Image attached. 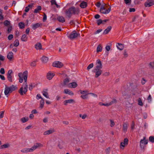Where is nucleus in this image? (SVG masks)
<instances>
[{
	"mask_svg": "<svg viewBox=\"0 0 154 154\" xmlns=\"http://www.w3.org/2000/svg\"><path fill=\"white\" fill-rule=\"evenodd\" d=\"M17 88L16 86L13 85L10 87L5 85L4 91L5 95H7L9 93H11L13 91L17 89Z\"/></svg>",
	"mask_w": 154,
	"mask_h": 154,
	"instance_id": "f257e3e1",
	"label": "nucleus"
},
{
	"mask_svg": "<svg viewBox=\"0 0 154 154\" xmlns=\"http://www.w3.org/2000/svg\"><path fill=\"white\" fill-rule=\"evenodd\" d=\"M27 84L26 83V84H23L19 90V92L20 94L23 95L25 94L27 91Z\"/></svg>",
	"mask_w": 154,
	"mask_h": 154,
	"instance_id": "f03ea898",
	"label": "nucleus"
},
{
	"mask_svg": "<svg viewBox=\"0 0 154 154\" xmlns=\"http://www.w3.org/2000/svg\"><path fill=\"white\" fill-rule=\"evenodd\" d=\"M128 140L127 138H125L123 141L120 143L119 148L122 150H124L125 146L128 145Z\"/></svg>",
	"mask_w": 154,
	"mask_h": 154,
	"instance_id": "7ed1b4c3",
	"label": "nucleus"
},
{
	"mask_svg": "<svg viewBox=\"0 0 154 154\" xmlns=\"http://www.w3.org/2000/svg\"><path fill=\"white\" fill-rule=\"evenodd\" d=\"M148 140L146 139V137H144L143 139H141L140 142V146L141 148H143L145 145L148 143Z\"/></svg>",
	"mask_w": 154,
	"mask_h": 154,
	"instance_id": "20e7f679",
	"label": "nucleus"
},
{
	"mask_svg": "<svg viewBox=\"0 0 154 154\" xmlns=\"http://www.w3.org/2000/svg\"><path fill=\"white\" fill-rule=\"evenodd\" d=\"M79 35V34L75 31L72 32L68 36V38L70 39H74Z\"/></svg>",
	"mask_w": 154,
	"mask_h": 154,
	"instance_id": "39448f33",
	"label": "nucleus"
},
{
	"mask_svg": "<svg viewBox=\"0 0 154 154\" xmlns=\"http://www.w3.org/2000/svg\"><path fill=\"white\" fill-rule=\"evenodd\" d=\"M110 7L108 8V9H106L104 6H102L100 9V11L102 14H106L109 13L110 12Z\"/></svg>",
	"mask_w": 154,
	"mask_h": 154,
	"instance_id": "423d86ee",
	"label": "nucleus"
},
{
	"mask_svg": "<svg viewBox=\"0 0 154 154\" xmlns=\"http://www.w3.org/2000/svg\"><path fill=\"white\" fill-rule=\"evenodd\" d=\"M93 71L95 73V77L97 78L100 76L102 74L103 72V71L102 70V69H94Z\"/></svg>",
	"mask_w": 154,
	"mask_h": 154,
	"instance_id": "0eeeda50",
	"label": "nucleus"
},
{
	"mask_svg": "<svg viewBox=\"0 0 154 154\" xmlns=\"http://www.w3.org/2000/svg\"><path fill=\"white\" fill-rule=\"evenodd\" d=\"M95 69H102L103 67V64L101 61L99 59H97L95 63Z\"/></svg>",
	"mask_w": 154,
	"mask_h": 154,
	"instance_id": "6e6552de",
	"label": "nucleus"
},
{
	"mask_svg": "<svg viewBox=\"0 0 154 154\" xmlns=\"http://www.w3.org/2000/svg\"><path fill=\"white\" fill-rule=\"evenodd\" d=\"M43 146V145L42 144L40 143H37L35 144L33 146L31 147V148L32 150V151L33 152L36 149L40 148L41 147H42Z\"/></svg>",
	"mask_w": 154,
	"mask_h": 154,
	"instance_id": "1a4fd4ad",
	"label": "nucleus"
},
{
	"mask_svg": "<svg viewBox=\"0 0 154 154\" xmlns=\"http://www.w3.org/2000/svg\"><path fill=\"white\" fill-rule=\"evenodd\" d=\"M52 66L54 67L60 68L63 66V64L60 62L56 61L53 63Z\"/></svg>",
	"mask_w": 154,
	"mask_h": 154,
	"instance_id": "9d476101",
	"label": "nucleus"
},
{
	"mask_svg": "<svg viewBox=\"0 0 154 154\" xmlns=\"http://www.w3.org/2000/svg\"><path fill=\"white\" fill-rule=\"evenodd\" d=\"M116 101V100H114L106 103H103L102 102H100L99 103V104L100 106H108L112 105L113 103H115Z\"/></svg>",
	"mask_w": 154,
	"mask_h": 154,
	"instance_id": "9b49d317",
	"label": "nucleus"
},
{
	"mask_svg": "<svg viewBox=\"0 0 154 154\" xmlns=\"http://www.w3.org/2000/svg\"><path fill=\"white\" fill-rule=\"evenodd\" d=\"M12 70H8L7 74V78L8 80L10 82H12Z\"/></svg>",
	"mask_w": 154,
	"mask_h": 154,
	"instance_id": "f8f14e48",
	"label": "nucleus"
},
{
	"mask_svg": "<svg viewBox=\"0 0 154 154\" xmlns=\"http://www.w3.org/2000/svg\"><path fill=\"white\" fill-rule=\"evenodd\" d=\"M154 4V1L153 0H150L145 3V5L146 7H149Z\"/></svg>",
	"mask_w": 154,
	"mask_h": 154,
	"instance_id": "ddd939ff",
	"label": "nucleus"
},
{
	"mask_svg": "<svg viewBox=\"0 0 154 154\" xmlns=\"http://www.w3.org/2000/svg\"><path fill=\"white\" fill-rule=\"evenodd\" d=\"M78 85L76 82H74L69 83L67 87L69 88H75Z\"/></svg>",
	"mask_w": 154,
	"mask_h": 154,
	"instance_id": "4468645a",
	"label": "nucleus"
},
{
	"mask_svg": "<svg viewBox=\"0 0 154 154\" xmlns=\"http://www.w3.org/2000/svg\"><path fill=\"white\" fill-rule=\"evenodd\" d=\"M28 72L27 70H26L23 73V79L24 80V82L23 84H27V81L28 76Z\"/></svg>",
	"mask_w": 154,
	"mask_h": 154,
	"instance_id": "2eb2a0df",
	"label": "nucleus"
},
{
	"mask_svg": "<svg viewBox=\"0 0 154 154\" xmlns=\"http://www.w3.org/2000/svg\"><path fill=\"white\" fill-rule=\"evenodd\" d=\"M70 10L72 11V14H77L79 12V9L75 8L74 7L70 8Z\"/></svg>",
	"mask_w": 154,
	"mask_h": 154,
	"instance_id": "dca6fc26",
	"label": "nucleus"
},
{
	"mask_svg": "<svg viewBox=\"0 0 154 154\" xmlns=\"http://www.w3.org/2000/svg\"><path fill=\"white\" fill-rule=\"evenodd\" d=\"M55 74L53 72H48L47 75V78L50 80H51L54 76Z\"/></svg>",
	"mask_w": 154,
	"mask_h": 154,
	"instance_id": "f3484780",
	"label": "nucleus"
},
{
	"mask_svg": "<svg viewBox=\"0 0 154 154\" xmlns=\"http://www.w3.org/2000/svg\"><path fill=\"white\" fill-rule=\"evenodd\" d=\"M75 102V100L73 99H70L66 100L63 102V104L65 105H66L68 103H72Z\"/></svg>",
	"mask_w": 154,
	"mask_h": 154,
	"instance_id": "a211bd4d",
	"label": "nucleus"
},
{
	"mask_svg": "<svg viewBox=\"0 0 154 154\" xmlns=\"http://www.w3.org/2000/svg\"><path fill=\"white\" fill-rule=\"evenodd\" d=\"M129 125L126 123H124L123 124L122 130L124 132H126L127 131Z\"/></svg>",
	"mask_w": 154,
	"mask_h": 154,
	"instance_id": "6ab92c4d",
	"label": "nucleus"
},
{
	"mask_svg": "<svg viewBox=\"0 0 154 154\" xmlns=\"http://www.w3.org/2000/svg\"><path fill=\"white\" fill-rule=\"evenodd\" d=\"M21 152H32L31 148H26L21 150Z\"/></svg>",
	"mask_w": 154,
	"mask_h": 154,
	"instance_id": "aec40b11",
	"label": "nucleus"
},
{
	"mask_svg": "<svg viewBox=\"0 0 154 154\" xmlns=\"http://www.w3.org/2000/svg\"><path fill=\"white\" fill-rule=\"evenodd\" d=\"M13 57V54L12 52H9L7 55V57L9 60H11Z\"/></svg>",
	"mask_w": 154,
	"mask_h": 154,
	"instance_id": "412c9836",
	"label": "nucleus"
},
{
	"mask_svg": "<svg viewBox=\"0 0 154 154\" xmlns=\"http://www.w3.org/2000/svg\"><path fill=\"white\" fill-rule=\"evenodd\" d=\"M54 131L53 129H50L45 131L44 133V135H47L50 134Z\"/></svg>",
	"mask_w": 154,
	"mask_h": 154,
	"instance_id": "4be33fe9",
	"label": "nucleus"
},
{
	"mask_svg": "<svg viewBox=\"0 0 154 154\" xmlns=\"http://www.w3.org/2000/svg\"><path fill=\"white\" fill-rule=\"evenodd\" d=\"M64 92L66 94H68L71 95H74V93L73 92L68 89H65Z\"/></svg>",
	"mask_w": 154,
	"mask_h": 154,
	"instance_id": "5701e85b",
	"label": "nucleus"
},
{
	"mask_svg": "<svg viewBox=\"0 0 154 154\" xmlns=\"http://www.w3.org/2000/svg\"><path fill=\"white\" fill-rule=\"evenodd\" d=\"M41 60L43 63H45L48 61V58L46 57L43 56L41 58Z\"/></svg>",
	"mask_w": 154,
	"mask_h": 154,
	"instance_id": "b1692460",
	"label": "nucleus"
},
{
	"mask_svg": "<svg viewBox=\"0 0 154 154\" xmlns=\"http://www.w3.org/2000/svg\"><path fill=\"white\" fill-rule=\"evenodd\" d=\"M117 48L120 50H122L124 48V46L123 44L118 43L116 45Z\"/></svg>",
	"mask_w": 154,
	"mask_h": 154,
	"instance_id": "393cba45",
	"label": "nucleus"
},
{
	"mask_svg": "<svg viewBox=\"0 0 154 154\" xmlns=\"http://www.w3.org/2000/svg\"><path fill=\"white\" fill-rule=\"evenodd\" d=\"M41 25L40 23H37L32 24V27L34 29H35L39 27Z\"/></svg>",
	"mask_w": 154,
	"mask_h": 154,
	"instance_id": "a878e982",
	"label": "nucleus"
},
{
	"mask_svg": "<svg viewBox=\"0 0 154 154\" xmlns=\"http://www.w3.org/2000/svg\"><path fill=\"white\" fill-rule=\"evenodd\" d=\"M29 120V118L27 117H23L21 119L20 121L23 123L27 122Z\"/></svg>",
	"mask_w": 154,
	"mask_h": 154,
	"instance_id": "bb28decb",
	"label": "nucleus"
},
{
	"mask_svg": "<svg viewBox=\"0 0 154 154\" xmlns=\"http://www.w3.org/2000/svg\"><path fill=\"white\" fill-rule=\"evenodd\" d=\"M80 6L82 8H85L87 7V3L85 2H82L80 4Z\"/></svg>",
	"mask_w": 154,
	"mask_h": 154,
	"instance_id": "cd10ccee",
	"label": "nucleus"
},
{
	"mask_svg": "<svg viewBox=\"0 0 154 154\" xmlns=\"http://www.w3.org/2000/svg\"><path fill=\"white\" fill-rule=\"evenodd\" d=\"M43 95L46 98L48 99L49 98V97L48 95V93L46 91H43L42 92Z\"/></svg>",
	"mask_w": 154,
	"mask_h": 154,
	"instance_id": "c85d7f7f",
	"label": "nucleus"
},
{
	"mask_svg": "<svg viewBox=\"0 0 154 154\" xmlns=\"http://www.w3.org/2000/svg\"><path fill=\"white\" fill-rule=\"evenodd\" d=\"M66 15L69 17H70L72 15V11L70 10V8L66 11Z\"/></svg>",
	"mask_w": 154,
	"mask_h": 154,
	"instance_id": "c756f323",
	"label": "nucleus"
},
{
	"mask_svg": "<svg viewBox=\"0 0 154 154\" xmlns=\"http://www.w3.org/2000/svg\"><path fill=\"white\" fill-rule=\"evenodd\" d=\"M45 104L43 98H42L40 102V106L39 107L42 108L44 106Z\"/></svg>",
	"mask_w": 154,
	"mask_h": 154,
	"instance_id": "7c9ffc66",
	"label": "nucleus"
},
{
	"mask_svg": "<svg viewBox=\"0 0 154 154\" xmlns=\"http://www.w3.org/2000/svg\"><path fill=\"white\" fill-rule=\"evenodd\" d=\"M111 27L109 26L107 27V29H105L103 32V34H106L108 33L111 30Z\"/></svg>",
	"mask_w": 154,
	"mask_h": 154,
	"instance_id": "2f4dec72",
	"label": "nucleus"
},
{
	"mask_svg": "<svg viewBox=\"0 0 154 154\" xmlns=\"http://www.w3.org/2000/svg\"><path fill=\"white\" fill-rule=\"evenodd\" d=\"M57 19L60 22L63 23L65 22L64 18L62 16H59L58 18Z\"/></svg>",
	"mask_w": 154,
	"mask_h": 154,
	"instance_id": "473e14b6",
	"label": "nucleus"
},
{
	"mask_svg": "<svg viewBox=\"0 0 154 154\" xmlns=\"http://www.w3.org/2000/svg\"><path fill=\"white\" fill-rule=\"evenodd\" d=\"M41 44L40 43H37L35 45V48L37 50H40L42 49Z\"/></svg>",
	"mask_w": 154,
	"mask_h": 154,
	"instance_id": "72a5a7b5",
	"label": "nucleus"
},
{
	"mask_svg": "<svg viewBox=\"0 0 154 154\" xmlns=\"http://www.w3.org/2000/svg\"><path fill=\"white\" fill-rule=\"evenodd\" d=\"M27 37L25 34L23 35L21 38V40L23 42H26L27 41Z\"/></svg>",
	"mask_w": 154,
	"mask_h": 154,
	"instance_id": "f704fd0d",
	"label": "nucleus"
},
{
	"mask_svg": "<svg viewBox=\"0 0 154 154\" xmlns=\"http://www.w3.org/2000/svg\"><path fill=\"white\" fill-rule=\"evenodd\" d=\"M42 9V7L40 6H38L37 8L34 10V13H37L39 11H41Z\"/></svg>",
	"mask_w": 154,
	"mask_h": 154,
	"instance_id": "c9c22d12",
	"label": "nucleus"
},
{
	"mask_svg": "<svg viewBox=\"0 0 154 154\" xmlns=\"http://www.w3.org/2000/svg\"><path fill=\"white\" fill-rule=\"evenodd\" d=\"M102 50V47L100 44L98 45L97 47V52H101Z\"/></svg>",
	"mask_w": 154,
	"mask_h": 154,
	"instance_id": "e433bc0d",
	"label": "nucleus"
},
{
	"mask_svg": "<svg viewBox=\"0 0 154 154\" xmlns=\"http://www.w3.org/2000/svg\"><path fill=\"white\" fill-rule=\"evenodd\" d=\"M32 7V5L30 4L28 6H27L26 7L25 9V11L26 12H28L30 8H31Z\"/></svg>",
	"mask_w": 154,
	"mask_h": 154,
	"instance_id": "4c0bfd02",
	"label": "nucleus"
},
{
	"mask_svg": "<svg viewBox=\"0 0 154 154\" xmlns=\"http://www.w3.org/2000/svg\"><path fill=\"white\" fill-rule=\"evenodd\" d=\"M9 146V145L8 144H5L0 146V149L8 148Z\"/></svg>",
	"mask_w": 154,
	"mask_h": 154,
	"instance_id": "58836bf2",
	"label": "nucleus"
},
{
	"mask_svg": "<svg viewBox=\"0 0 154 154\" xmlns=\"http://www.w3.org/2000/svg\"><path fill=\"white\" fill-rule=\"evenodd\" d=\"M87 96H88L89 97L90 96H92L94 97H97V95L93 93H89L88 94L87 93Z\"/></svg>",
	"mask_w": 154,
	"mask_h": 154,
	"instance_id": "ea45409f",
	"label": "nucleus"
},
{
	"mask_svg": "<svg viewBox=\"0 0 154 154\" xmlns=\"http://www.w3.org/2000/svg\"><path fill=\"white\" fill-rule=\"evenodd\" d=\"M69 80L68 79H66L64 81V84L65 85H66L67 87L68 85L69 84Z\"/></svg>",
	"mask_w": 154,
	"mask_h": 154,
	"instance_id": "a19ab883",
	"label": "nucleus"
},
{
	"mask_svg": "<svg viewBox=\"0 0 154 154\" xmlns=\"http://www.w3.org/2000/svg\"><path fill=\"white\" fill-rule=\"evenodd\" d=\"M19 45V42L18 40H16L14 43V45L15 47H17Z\"/></svg>",
	"mask_w": 154,
	"mask_h": 154,
	"instance_id": "79ce46f5",
	"label": "nucleus"
},
{
	"mask_svg": "<svg viewBox=\"0 0 154 154\" xmlns=\"http://www.w3.org/2000/svg\"><path fill=\"white\" fill-rule=\"evenodd\" d=\"M49 121V118L48 117H44L43 119V121L44 123H46L48 122Z\"/></svg>",
	"mask_w": 154,
	"mask_h": 154,
	"instance_id": "37998d69",
	"label": "nucleus"
},
{
	"mask_svg": "<svg viewBox=\"0 0 154 154\" xmlns=\"http://www.w3.org/2000/svg\"><path fill=\"white\" fill-rule=\"evenodd\" d=\"M138 104L139 105H140L141 106H143V103L140 98H139L138 99Z\"/></svg>",
	"mask_w": 154,
	"mask_h": 154,
	"instance_id": "c03bdc74",
	"label": "nucleus"
},
{
	"mask_svg": "<svg viewBox=\"0 0 154 154\" xmlns=\"http://www.w3.org/2000/svg\"><path fill=\"white\" fill-rule=\"evenodd\" d=\"M19 26L20 28V29H23L24 27V23L22 22L20 23H19Z\"/></svg>",
	"mask_w": 154,
	"mask_h": 154,
	"instance_id": "a18cd8bd",
	"label": "nucleus"
},
{
	"mask_svg": "<svg viewBox=\"0 0 154 154\" xmlns=\"http://www.w3.org/2000/svg\"><path fill=\"white\" fill-rule=\"evenodd\" d=\"M149 140L152 143H154V136H150L149 137Z\"/></svg>",
	"mask_w": 154,
	"mask_h": 154,
	"instance_id": "49530a36",
	"label": "nucleus"
},
{
	"mask_svg": "<svg viewBox=\"0 0 154 154\" xmlns=\"http://www.w3.org/2000/svg\"><path fill=\"white\" fill-rule=\"evenodd\" d=\"M97 23L98 25H100L101 24H102V20L101 19H99L97 21Z\"/></svg>",
	"mask_w": 154,
	"mask_h": 154,
	"instance_id": "de8ad7c7",
	"label": "nucleus"
},
{
	"mask_svg": "<svg viewBox=\"0 0 154 154\" xmlns=\"http://www.w3.org/2000/svg\"><path fill=\"white\" fill-rule=\"evenodd\" d=\"M94 66V64L93 63H91L87 67L88 69H90L92 68Z\"/></svg>",
	"mask_w": 154,
	"mask_h": 154,
	"instance_id": "09e8293b",
	"label": "nucleus"
},
{
	"mask_svg": "<svg viewBox=\"0 0 154 154\" xmlns=\"http://www.w3.org/2000/svg\"><path fill=\"white\" fill-rule=\"evenodd\" d=\"M4 111H1L0 112V119H2L3 118L4 116Z\"/></svg>",
	"mask_w": 154,
	"mask_h": 154,
	"instance_id": "8fccbe9b",
	"label": "nucleus"
},
{
	"mask_svg": "<svg viewBox=\"0 0 154 154\" xmlns=\"http://www.w3.org/2000/svg\"><path fill=\"white\" fill-rule=\"evenodd\" d=\"M79 91L80 92L81 94L82 95L87 94V91H86L80 90Z\"/></svg>",
	"mask_w": 154,
	"mask_h": 154,
	"instance_id": "3c124183",
	"label": "nucleus"
},
{
	"mask_svg": "<svg viewBox=\"0 0 154 154\" xmlns=\"http://www.w3.org/2000/svg\"><path fill=\"white\" fill-rule=\"evenodd\" d=\"M102 31V29H99L97 30L95 32V34H97L100 33V32H101Z\"/></svg>",
	"mask_w": 154,
	"mask_h": 154,
	"instance_id": "603ef678",
	"label": "nucleus"
},
{
	"mask_svg": "<svg viewBox=\"0 0 154 154\" xmlns=\"http://www.w3.org/2000/svg\"><path fill=\"white\" fill-rule=\"evenodd\" d=\"M0 73L2 74H4L5 73V70L3 68H1L0 70Z\"/></svg>",
	"mask_w": 154,
	"mask_h": 154,
	"instance_id": "864d4df0",
	"label": "nucleus"
},
{
	"mask_svg": "<svg viewBox=\"0 0 154 154\" xmlns=\"http://www.w3.org/2000/svg\"><path fill=\"white\" fill-rule=\"evenodd\" d=\"M110 126L111 127H113L115 125V123L113 121L110 120Z\"/></svg>",
	"mask_w": 154,
	"mask_h": 154,
	"instance_id": "5fc2aeb1",
	"label": "nucleus"
},
{
	"mask_svg": "<svg viewBox=\"0 0 154 154\" xmlns=\"http://www.w3.org/2000/svg\"><path fill=\"white\" fill-rule=\"evenodd\" d=\"M79 116L80 117H82L83 119H85L86 118L87 116L86 115H83L82 116V115L80 114Z\"/></svg>",
	"mask_w": 154,
	"mask_h": 154,
	"instance_id": "6e6d98bb",
	"label": "nucleus"
},
{
	"mask_svg": "<svg viewBox=\"0 0 154 154\" xmlns=\"http://www.w3.org/2000/svg\"><path fill=\"white\" fill-rule=\"evenodd\" d=\"M34 86L31 84L29 85V89L30 91H31L34 87Z\"/></svg>",
	"mask_w": 154,
	"mask_h": 154,
	"instance_id": "4d7b16f0",
	"label": "nucleus"
},
{
	"mask_svg": "<svg viewBox=\"0 0 154 154\" xmlns=\"http://www.w3.org/2000/svg\"><path fill=\"white\" fill-rule=\"evenodd\" d=\"M124 1L126 4H130L131 2V0H124Z\"/></svg>",
	"mask_w": 154,
	"mask_h": 154,
	"instance_id": "13d9d810",
	"label": "nucleus"
},
{
	"mask_svg": "<svg viewBox=\"0 0 154 154\" xmlns=\"http://www.w3.org/2000/svg\"><path fill=\"white\" fill-rule=\"evenodd\" d=\"M10 22L7 20L5 21L4 23L5 25V26H8L10 24Z\"/></svg>",
	"mask_w": 154,
	"mask_h": 154,
	"instance_id": "bf43d9fd",
	"label": "nucleus"
},
{
	"mask_svg": "<svg viewBox=\"0 0 154 154\" xmlns=\"http://www.w3.org/2000/svg\"><path fill=\"white\" fill-rule=\"evenodd\" d=\"M81 97L83 99H85L87 97V94L82 95L81 96Z\"/></svg>",
	"mask_w": 154,
	"mask_h": 154,
	"instance_id": "052dcab7",
	"label": "nucleus"
},
{
	"mask_svg": "<svg viewBox=\"0 0 154 154\" xmlns=\"http://www.w3.org/2000/svg\"><path fill=\"white\" fill-rule=\"evenodd\" d=\"M13 35L12 34H10L8 36V39L9 40H11L13 38Z\"/></svg>",
	"mask_w": 154,
	"mask_h": 154,
	"instance_id": "680f3d73",
	"label": "nucleus"
},
{
	"mask_svg": "<svg viewBox=\"0 0 154 154\" xmlns=\"http://www.w3.org/2000/svg\"><path fill=\"white\" fill-rule=\"evenodd\" d=\"M35 63L36 62L35 61H33L30 64V65L32 66H34L35 65Z\"/></svg>",
	"mask_w": 154,
	"mask_h": 154,
	"instance_id": "e2e57ef3",
	"label": "nucleus"
},
{
	"mask_svg": "<svg viewBox=\"0 0 154 154\" xmlns=\"http://www.w3.org/2000/svg\"><path fill=\"white\" fill-rule=\"evenodd\" d=\"M147 100L149 102H150L151 101L152 98L150 95H149L148 97Z\"/></svg>",
	"mask_w": 154,
	"mask_h": 154,
	"instance_id": "0e129e2a",
	"label": "nucleus"
},
{
	"mask_svg": "<svg viewBox=\"0 0 154 154\" xmlns=\"http://www.w3.org/2000/svg\"><path fill=\"white\" fill-rule=\"evenodd\" d=\"M36 98L37 99H42V97L41 96V95L40 94H38L37 95Z\"/></svg>",
	"mask_w": 154,
	"mask_h": 154,
	"instance_id": "69168bd1",
	"label": "nucleus"
},
{
	"mask_svg": "<svg viewBox=\"0 0 154 154\" xmlns=\"http://www.w3.org/2000/svg\"><path fill=\"white\" fill-rule=\"evenodd\" d=\"M135 11V9L134 8H130L129 10L130 12H134Z\"/></svg>",
	"mask_w": 154,
	"mask_h": 154,
	"instance_id": "338daca9",
	"label": "nucleus"
},
{
	"mask_svg": "<svg viewBox=\"0 0 154 154\" xmlns=\"http://www.w3.org/2000/svg\"><path fill=\"white\" fill-rule=\"evenodd\" d=\"M18 76L20 78H22V76L23 75V73H22V72L19 73L18 74Z\"/></svg>",
	"mask_w": 154,
	"mask_h": 154,
	"instance_id": "774afa93",
	"label": "nucleus"
}]
</instances>
